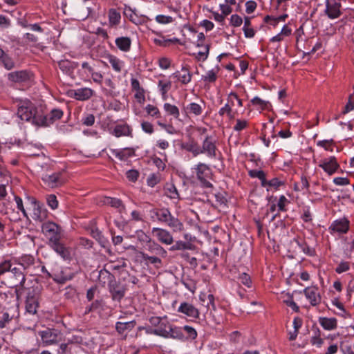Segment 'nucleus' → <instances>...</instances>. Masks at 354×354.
<instances>
[{
    "label": "nucleus",
    "instance_id": "nucleus-8",
    "mask_svg": "<svg viewBox=\"0 0 354 354\" xmlns=\"http://www.w3.org/2000/svg\"><path fill=\"white\" fill-rule=\"evenodd\" d=\"M63 115V111L60 109H53L49 115L41 114V118H36L35 122L37 126L47 127L55 121L60 119Z\"/></svg>",
    "mask_w": 354,
    "mask_h": 354
},
{
    "label": "nucleus",
    "instance_id": "nucleus-31",
    "mask_svg": "<svg viewBox=\"0 0 354 354\" xmlns=\"http://www.w3.org/2000/svg\"><path fill=\"white\" fill-rule=\"evenodd\" d=\"M103 203L105 205H108L114 208L118 209L120 212H122L123 210L125 209V206L122 203V201L119 198L105 197L104 198Z\"/></svg>",
    "mask_w": 354,
    "mask_h": 354
},
{
    "label": "nucleus",
    "instance_id": "nucleus-48",
    "mask_svg": "<svg viewBox=\"0 0 354 354\" xmlns=\"http://www.w3.org/2000/svg\"><path fill=\"white\" fill-rule=\"evenodd\" d=\"M142 257L145 261H148L151 264L156 265L157 267H158V265H160L162 262L160 258L153 256H149L145 253H142Z\"/></svg>",
    "mask_w": 354,
    "mask_h": 354
},
{
    "label": "nucleus",
    "instance_id": "nucleus-43",
    "mask_svg": "<svg viewBox=\"0 0 354 354\" xmlns=\"http://www.w3.org/2000/svg\"><path fill=\"white\" fill-rule=\"evenodd\" d=\"M165 194L171 199H177L179 198V194L176 187L172 185H167L165 188Z\"/></svg>",
    "mask_w": 354,
    "mask_h": 354
},
{
    "label": "nucleus",
    "instance_id": "nucleus-37",
    "mask_svg": "<svg viewBox=\"0 0 354 354\" xmlns=\"http://www.w3.org/2000/svg\"><path fill=\"white\" fill-rule=\"evenodd\" d=\"M108 60L115 71L118 73L121 72L123 66L122 61L113 55H109Z\"/></svg>",
    "mask_w": 354,
    "mask_h": 354
},
{
    "label": "nucleus",
    "instance_id": "nucleus-26",
    "mask_svg": "<svg viewBox=\"0 0 354 354\" xmlns=\"http://www.w3.org/2000/svg\"><path fill=\"white\" fill-rule=\"evenodd\" d=\"M33 215L32 218L35 220L42 221L47 216L46 210L40 206L35 201H33Z\"/></svg>",
    "mask_w": 354,
    "mask_h": 354
},
{
    "label": "nucleus",
    "instance_id": "nucleus-19",
    "mask_svg": "<svg viewBox=\"0 0 354 354\" xmlns=\"http://www.w3.org/2000/svg\"><path fill=\"white\" fill-rule=\"evenodd\" d=\"M56 253L64 260H69L71 258L70 249L66 248L61 241L48 245Z\"/></svg>",
    "mask_w": 354,
    "mask_h": 354
},
{
    "label": "nucleus",
    "instance_id": "nucleus-38",
    "mask_svg": "<svg viewBox=\"0 0 354 354\" xmlns=\"http://www.w3.org/2000/svg\"><path fill=\"white\" fill-rule=\"evenodd\" d=\"M135 326L136 322L134 321L128 322H117L115 328L119 333L122 334L127 330H131Z\"/></svg>",
    "mask_w": 354,
    "mask_h": 354
},
{
    "label": "nucleus",
    "instance_id": "nucleus-29",
    "mask_svg": "<svg viewBox=\"0 0 354 354\" xmlns=\"http://www.w3.org/2000/svg\"><path fill=\"white\" fill-rule=\"evenodd\" d=\"M115 45L123 52L129 51L131 46V40L128 37H120L115 39Z\"/></svg>",
    "mask_w": 354,
    "mask_h": 354
},
{
    "label": "nucleus",
    "instance_id": "nucleus-27",
    "mask_svg": "<svg viewBox=\"0 0 354 354\" xmlns=\"http://www.w3.org/2000/svg\"><path fill=\"white\" fill-rule=\"evenodd\" d=\"M115 278L109 270L106 269H104L100 271L99 276H98V280L100 284H101L102 286H105L106 284L108 286H109V283H111L113 280H114Z\"/></svg>",
    "mask_w": 354,
    "mask_h": 354
},
{
    "label": "nucleus",
    "instance_id": "nucleus-21",
    "mask_svg": "<svg viewBox=\"0 0 354 354\" xmlns=\"http://www.w3.org/2000/svg\"><path fill=\"white\" fill-rule=\"evenodd\" d=\"M178 311L193 318H198L199 316L198 310L193 305L186 302L180 304Z\"/></svg>",
    "mask_w": 354,
    "mask_h": 354
},
{
    "label": "nucleus",
    "instance_id": "nucleus-41",
    "mask_svg": "<svg viewBox=\"0 0 354 354\" xmlns=\"http://www.w3.org/2000/svg\"><path fill=\"white\" fill-rule=\"evenodd\" d=\"M17 265H18L17 263H16L15 262H12L11 261H9V260L1 262L0 263V275L4 274H6L7 275L8 272H9V271L10 270H12V268H15V266H17Z\"/></svg>",
    "mask_w": 354,
    "mask_h": 354
},
{
    "label": "nucleus",
    "instance_id": "nucleus-60",
    "mask_svg": "<svg viewBox=\"0 0 354 354\" xmlns=\"http://www.w3.org/2000/svg\"><path fill=\"white\" fill-rule=\"evenodd\" d=\"M127 178L131 182H136L139 176L138 171L131 169L126 173Z\"/></svg>",
    "mask_w": 354,
    "mask_h": 354
},
{
    "label": "nucleus",
    "instance_id": "nucleus-62",
    "mask_svg": "<svg viewBox=\"0 0 354 354\" xmlns=\"http://www.w3.org/2000/svg\"><path fill=\"white\" fill-rule=\"evenodd\" d=\"M159 176L153 174L149 176V178H147V185L153 187L156 185H157L159 183Z\"/></svg>",
    "mask_w": 354,
    "mask_h": 354
},
{
    "label": "nucleus",
    "instance_id": "nucleus-56",
    "mask_svg": "<svg viewBox=\"0 0 354 354\" xmlns=\"http://www.w3.org/2000/svg\"><path fill=\"white\" fill-rule=\"evenodd\" d=\"M156 20L159 24H169L173 21V18L170 16H165L162 15H157Z\"/></svg>",
    "mask_w": 354,
    "mask_h": 354
},
{
    "label": "nucleus",
    "instance_id": "nucleus-12",
    "mask_svg": "<svg viewBox=\"0 0 354 354\" xmlns=\"http://www.w3.org/2000/svg\"><path fill=\"white\" fill-rule=\"evenodd\" d=\"M108 287L113 300L120 301L124 297L126 288L115 279L109 283Z\"/></svg>",
    "mask_w": 354,
    "mask_h": 354
},
{
    "label": "nucleus",
    "instance_id": "nucleus-24",
    "mask_svg": "<svg viewBox=\"0 0 354 354\" xmlns=\"http://www.w3.org/2000/svg\"><path fill=\"white\" fill-rule=\"evenodd\" d=\"M174 232H182L184 229L183 223L178 218L169 214L167 221L165 222Z\"/></svg>",
    "mask_w": 354,
    "mask_h": 354
},
{
    "label": "nucleus",
    "instance_id": "nucleus-44",
    "mask_svg": "<svg viewBox=\"0 0 354 354\" xmlns=\"http://www.w3.org/2000/svg\"><path fill=\"white\" fill-rule=\"evenodd\" d=\"M251 103L252 105L258 106L259 109L261 110H265L268 108L270 103L268 101H265L259 98V97H255L251 100Z\"/></svg>",
    "mask_w": 354,
    "mask_h": 354
},
{
    "label": "nucleus",
    "instance_id": "nucleus-28",
    "mask_svg": "<svg viewBox=\"0 0 354 354\" xmlns=\"http://www.w3.org/2000/svg\"><path fill=\"white\" fill-rule=\"evenodd\" d=\"M319 323L325 330H334L337 326V320L334 317H319Z\"/></svg>",
    "mask_w": 354,
    "mask_h": 354
},
{
    "label": "nucleus",
    "instance_id": "nucleus-14",
    "mask_svg": "<svg viewBox=\"0 0 354 354\" xmlns=\"http://www.w3.org/2000/svg\"><path fill=\"white\" fill-rule=\"evenodd\" d=\"M303 292L313 306H317L321 303L322 297L317 287H307L303 290Z\"/></svg>",
    "mask_w": 354,
    "mask_h": 354
},
{
    "label": "nucleus",
    "instance_id": "nucleus-20",
    "mask_svg": "<svg viewBox=\"0 0 354 354\" xmlns=\"http://www.w3.org/2000/svg\"><path fill=\"white\" fill-rule=\"evenodd\" d=\"M330 229L338 233H346L349 229V221L346 218L335 220L331 224Z\"/></svg>",
    "mask_w": 354,
    "mask_h": 354
},
{
    "label": "nucleus",
    "instance_id": "nucleus-17",
    "mask_svg": "<svg viewBox=\"0 0 354 354\" xmlns=\"http://www.w3.org/2000/svg\"><path fill=\"white\" fill-rule=\"evenodd\" d=\"M170 211L167 208H154L149 211L150 218L153 221L165 223L167 221Z\"/></svg>",
    "mask_w": 354,
    "mask_h": 354
},
{
    "label": "nucleus",
    "instance_id": "nucleus-23",
    "mask_svg": "<svg viewBox=\"0 0 354 354\" xmlns=\"http://www.w3.org/2000/svg\"><path fill=\"white\" fill-rule=\"evenodd\" d=\"M43 180L48 186L52 188L58 187L63 183V180L61 178V174L59 173H55L52 175H46L43 178Z\"/></svg>",
    "mask_w": 354,
    "mask_h": 354
},
{
    "label": "nucleus",
    "instance_id": "nucleus-33",
    "mask_svg": "<svg viewBox=\"0 0 354 354\" xmlns=\"http://www.w3.org/2000/svg\"><path fill=\"white\" fill-rule=\"evenodd\" d=\"M200 299L203 302V305L205 306L207 310H215L216 306L214 304V297L212 294H203L200 296Z\"/></svg>",
    "mask_w": 354,
    "mask_h": 354
},
{
    "label": "nucleus",
    "instance_id": "nucleus-64",
    "mask_svg": "<svg viewBox=\"0 0 354 354\" xmlns=\"http://www.w3.org/2000/svg\"><path fill=\"white\" fill-rule=\"evenodd\" d=\"M95 122V116L93 114H88L82 119V124L86 126H92Z\"/></svg>",
    "mask_w": 354,
    "mask_h": 354
},
{
    "label": "nucleus",
    "instance_id": "nucleus-53",
    "mask_svg": "<svg viewBox=\"0 0 354 354\" xmlns=\"http://www.w3.org/2000/svg\"><path fill=\"white\" fill-rule=\"evenodd\" d=\"M47 203L51 207L52 209H55L58 207V201L57 197L54 194L48 196Z\"/></svg>",
    "mask_w": 354,
    "mask_h": 354
},
{
    "label": "nucleus",
    "instance_id": "nucleus-4",
    "mask_svg": "<svg viewBox=\"0 0 354 354\" xmlns=\"http://www.w3.org/2000/svg\"><path fill=\"white\" fill-rule=\"evenodd\" d=\"M41 230L48 239V244L61 241L63 236L62 227L54 222H46L42 224Z\"/></svg>",
    "mask_w": 354,
    "mask_h": 354
},
{
    "label": "nucleus",
    "instance_id": "nucleus-59",
    "mask_svg": "<svg viewBox=\"0 0 354 354\" xmlns=\"http://www.w3.org/2000/svg\"><path fill=\"white\" fill-rule=\"evenodd\" d=\"M249 176L252 178H257L259 179L263 178L266 175L265 172L262 170L252 169L248 171Z\"/></svg>",
    "mask_w": 354,
    "mask_h": 354
},
{
    "label": "nucleus",
    "instance_id": "nucleus-11",
    "mask_svg": "<svg viewBox=\"0 0 354 354\" xmlns=\"http://www.w3.org/2000/svg\"><path fill=\"white\" fill-rule=\"evenodd\" d=\"M324 13L330 19L339 17L342 15L341 4L335 0H326Z\"/></svg>",
    "mask_w": 354,
    "mask_h": 354
},
{
    "label": "nucleus",
    "instance_id": "nucleus-6",
    "mask_svg": "<svg viewBox=\"0 0 354 354\" xmlns=\"http://www.w3.org/2000/svg\"><path fill=\"white\" fill-rule=\"evenodd\" d=\"M39 307V294L32 288L28 290L25 299V313L30 315H36Z\"/></svg>",
    "mask_w": 354,
    "mask_h": 354
},
{
    "label": "nucleus",
    "instance_id": "nucleus-42",
    "mask_svg": "<svg viewBox=\"0 0 354 354\" xmlns=\"http://www.w3.org/2000/svg\"><path fill=\"white\" fill-rule=\"evenodd\" d=\"M91 235L93 238L96 239L97 242L102 246L106 243L107 241L103 236L102 232L98 228H92L91 230Z\"/></svg>",
    "mask_w": 354,
    "mask_h": 354
},
{
    "label": "nucleus",
    "instance_id": "nucleus-58",
    "mask_svg": "<svg viewBox=\"0 0 354 354\" xmlns=\"http://www.w3.org/2000/svg\"><path fill=\"white\" fill-rule=\"evenodd\" d=\"M248 126V122L245 120H236V124L234 127V130L236 131H240L244 129Z\"/></svg>",
    "mask_w": 354,
    "mask_h": 354
},
{
    "label": "nucleus",
    "instance_id": "nucleus-2",
    "mask_svg": "<svg viewBox=\"0 0 354 354\" xmlns=\"http://www.w3.org/2000/svg\"><path fill=\"white\" fill-rule=\"evenodd\" d=\"M151 333L165 338L181 339L184 337L181 329L176 326H172L167 320L166 317H164L161 324L154 329Z\"/></svg>",
    "mask_w": 354,
    "mask_h": 354
},
{
    "label": "nucleus",
    "instance_id": "nucleus-51",
    "mask_svg": "<svg viewBox=\"0 0 354 354\" xmlns=\"http://www.w3.org/2000/svg\"><path fill=\"white\" fill-rule=\"evenodd\" d=\"M350 269V264L347 261H341L335 268V272L338 274L346 272Z\"/></svg>",
    "mask_w": 354,
    "mask_h": 354
},
{
    "label": "nucleus",
    "instance_id": "nucleus-57",
    "mask_svg": "<svg viewBox=\"0 0 354 354\" xmlns=\"http://www.w3.org/2000/svg\"><path fill=\"white\" fill-rule=\"evenodd\" d=\"M136 93L134 95L135 98L137 102L140 104H143L145 102V90L142 88L139 91H135Z\"/></svg>",
    "mask_w": 354,
    "mask_h": 354
},
{
    "label": "nucleus",
    "instance_id": "nucleus-34",
    "mask_svg": "<svg viewBox=\"0 0 354 354\" xmlns=\"http://www.w3.org/2000/svg\"><path fill=\"white\" fill-rule=\"evenodd\" d=\"M174 75L184 84H188L192 79V74L185 67L182 68L181 73L177 71L174 73Z\"/></svg>",
    "mask_w": 354,
    "mask_h": 354
},
{
    "label": "nucleus",
    "instance_id": "nucleus-30",
    "mask_svg": "<svg viewBox=\"0 0 354 354\" xmlns=\"http://www.w3.org/2000/svg\"><path fill=\"white\" fill-rule=\"evenodd\" d=\"M77 64L74 62H71L67 59H64L58 62V66L64 73L71 74L73 70L77 67Z\"/></svg>",
    "mask_w": 354,
    "mask_h": 354
},
{
    "label": "nucleus",
    "instance_id": "nucleus-1",
    "mask_svg": "<svg viewBox=\"0 0 354 354\" xmlns=\"http://www.w3.org/2000/svg\"><path fill=\"white\" fill-rule=\"evenodd\" d=\"M41 114L29 100L22 101L18 105L17 115L22 120L30 122L37 126L35 122L36 118H41Z\"/></svg>",
    "mask_w": 354,
    "mask_h": 354
},
{
    "label": "nucleus",
    "instance_id": "nucleus-7",
    "mask_svg": "<svg viewBox=\"0 0 354 354\" xmlns=\"http://www.w3.org/2000/svg\"><path fill=\"white\" fill-rule=\"evenodd\" d=\"M19 315L18 305L15 301L8 308H3L0 316V328H3L15 317Z\"/></svg>",
    "mask_w": 354,
    "mask_h": 354
},
{
    "label": "nucleus",
    "instance_id": "nucleus-18",
    "mask_svg": "<svg viewBox=\"0 0 354 354\" xmlns=\"http://www.w3.org/2000/svg\"><path fill=\"white\" fill-rule=\"evenodd\" d=\"M70 95L73 97L75 99L80 101H84L88 100L93 96L94 91L89 88H81L76 90H71L69 91Z\"/></svg>",
    "mask_w": 354,
    "mask_h": 354
},
{
    "label": "nucleus",
    "instance_id": "nucleus-54",
    "mask_svg": "<svg viewBox=\"0 0 354 354\" xmlns=\"http://www.w3.org/2000/svg\"><path fill=\"white\" fill-rule=\"evenodd\" d=\"M239 279L240 280L241 283L245 286L250 287L252 281L250 277L248 274L245 272L241 273L239 277Z\"/></svg>",
    "mask_w": 354,
    "mask_h": 354
},
{
    "label": "nucleus",
    "instance_id": "nucleus-55",
    "mask_svg": "<svg viewBox=\"0 0 354 354\" xmlns=\"http://www.w3.org/2000/svg\"><path fill=\"white\" fill-rule=\"evenodd\" d=\"M183 329L186 332L187 335L188 337H189V338H191L192 339H194L196 338V337H197V332H196V330L194 328H192V327H191L189 326H185L183 327Z\"/></svg>",
    "mask_w": 354,
    "mask_h": 354
},
{
    "label": "nucleus",
    "instance_id": "nucleus-36",
    "mask_svg": "<svg viewBox=\"0 0 354 354\" xmlns=\"http://www.w3.org/2000/svg\"><path fill=\"white\" fill-rule=\"evenodd\" d=\"M183 147L187 151L191 152L194 157L201 153V148L198 143L194 140L184 144Z\"/></svg>",
    "mask_w": 354,
    "mask_h": 354
},
{
    "label": "nucleus",
    "instance_id": "nucleus-5",
    "mask_svg": "<svg viewBox=\"0 0 354 354\" xmlns=\"http://www.w3.org/2000/svg\"><path fill=\"white\" fill-rule=\"evenodd\" d=\"M23 270V266L18 264L8 272L6 279L9 287L16 288L24 287L26 278ZM17 291H19V289H17Z\"/></svg>",
    "mask_w": 354,
    "mask_h": 354
},
{
    "label": "nucleus",
    "instance_id": "nucleus-39",
    "mask_svg": "<svg viewBox=\"0 0 354 354\" xmlns=\"http://www.w3.org/2000/svg\"><path fill=\"white\" fill-rule=\"evenodd\" d=\"M185 111L187 114H194L195 115H199L203 112V108L200 104L192 102L185 109Z\"/></svg>",
    "mask_w": 354,
    "mask_h": 354
},
{
    "label": "nucleus",
    "instance_id": "nucleus-25",
    "mask_svg": "<svg viewBox=\"0 0 354 354\" xmlns=\"http://www.w3.org/2000/svg\"><path fill=\"white\" fill-rule=\"evenodd\" d=\"M0 64H2L5 68L10 71L15 68V64L12 59L5 53L0 47Z\"/></svg>",
    "mask_w": 354,
    "mask_h": 354
},
{
    "label": "nucleus",
    "instance_id": "nucleus-47",
    "mask_svg": "<svg viewBox=\"0 0 354 354\" xmlns=\"http://www.w3.org/2000/svg\"><path fill=\"white\" fill-rule=\"evenodd\" d=\"M145 110L147 113L152 117H154L156 118H159L161 117V114L159 109L153 105L148 104L145 107Z\"/></svg>",
    "mask_w": 354,
    "mask_h": 354
},
{
    "label": "nucleus",
    "instance_id": "nucleus-50",
    "mask_svg": "<svg viewBox=\"0 0 354 354\" xmlns=\"http://www.w3.org/2000/svg\"><path fill=\"white\" fill-rule=\"evenodd\" d=\"M209 47V44H206L205 46H204V50L199 51L197 53V55L196 56V59H198V60L202 59L203 61L205 60L208 57Z\"/></svg>",
    "mask_w": 354,
    "mask_h": 354
},
{
    "label": "nucleus",
    "instance_id": "nucleus-46",
    "mask_svg": "<svg viewBox=\"0 0 354 354\" xmlns=\"http://www.w3.org/2000/svg\"><path fill=\"white\" fill-rule=\"evenodd\" d=\"M158 86L160 87V90L161 91L162 97L164 99L166 98L167 93L170 89L171 86V83L170 81L168 82H164L162 80H160L158 82Z\"/></svg>",
    "mask_w": 354,
    "mask_h": 354
},
{
    "label": "nucleus",
    "instance_id": "nucleus-52",
    "mask_svg": "<svg viewBox=\"0 0 354 354\" xmlns=\"http://www.w3.org/2000/svg\"><path fill=\"white\" fill-rule=\"evenodd\" d=\"M333 143V140H324L317 142V145L324 148L327 151H333V148L330 145Z\"/></svg>",
    "mask_w": 354,
    "mask_h": 354
},
{
    "label": "nucleus",
    "instance_id": "nucleus-13",
    "mask_svg": "<svg viewBox=\"0 0 354 354\" xmlns=\"http://www.w3.org/2000/svg\"><path fill=\"white\" fill-rule=\"evenodd\" d=\"M201 153H205L210 158H216L217 147L215 141L211 136H206L201 148Z\"/></svg>",
    "mask_w": 354,
    "mask_h": 354
},
{
    "label": "nucleus",
    "instance_id": "nucleus-9",
    "mask_svg": "<svg viewBox=\"0 0 354 354\" xmlns=\"http://www.w3.org/2000/svg\"><path fill=\"white\" fill-rule=\"evenodd\" d=\"M196 176L203 186L205 187H211L212 184L208 180L211 174V169L207 165L204 163H198L196 168Z\"/></svg>",
    "mask_w": 354,
    "mask_h": 354
},
{
    "label": "nucleus",
    "instance_id": "nucleus-3",
    "mask_svg": "<svg viewBox=\"0 0 354 354\" xmlns=\"http://www.w3.org/2000/svg\"><path fill=\"white\" fill-rule=\"evenodd\" d=\"M43 346H49L59 344L64 340L63 333L55 328H47L38 332Z\"/></svg>",
    "mask_w": 354,
    "mask_h": 354
},
{
    "label": "nucleus",
    "instance_id": "nucleus-49",
    "mask_svg": "<svg viewBox=\"0 0 354 354\" xmlns=\"http://www.w3.org/2000/svg\"><path fill=\"white\" fill-rule=\"evenodd\" d=\"M190 247L189 246V244L187 243H185L182 241H178L176 242V243L172 245L169 250L171 251H175V250H185V249H189Z\"/></svg>",
    "mask_w": 354,
    "mask_h": 354
},
{
    "label": "nucleus",
    "instance_id": "nucleus-15",
    "mask_svg": "<svg viewBox=\"0 0 354 354\" xmlns=\"http://www.w3.org/2000/svg\"><path fill=\"white\" fill-rule=\"evenodd\" d=\"M151 232L153 236L163 244L171 245L174 242L172 235L165 229L153 227Z\"/></svg>",
    "mask_w": 354,
    "mask_h": 354
},
{
    "label": "nucleus",
    "instance_id": "nucleus-10",
    "mask_svg": "<svg viewBox=\"0 0 354 354\" xmlns=\"http://www.w3.org/2000/svg\"><path fill=\"white\" fill-rule=\"evenodd\" d=\"M318 166L329 176L333 175L339 169V165L335 156H330L321 160Z\"/></svg>",
    "mask_w": 354,
    "mask_h": 354
},
{
    "label": "nucleus",
    "instance_id": "nucleus-61",
    "mask_svg": "<svg viewBox=\"0 0 354 354\" xmlns=\"http://www.w3.org/2000/svg\"><path fill=\"white\" fill-rule=\"evenodd\" d=\"M230 23L235 27L240 26L243 23L242 18L238 15H232L230 18Z\"/></svg>",
    "mask_w": 354,
    "mask_h": 354
},
{
    "label": "nucleus",
    "instance_id": "nucleus-45",
    "mask_svg": "<svg viewBox=\"0 0 354 354\" xmlns=\"http://www.w3.org/2000/svg\"><path fill=\"white\" fill-rule=\"evenodd\" d=\"M218 69H212L206 73L205 75H203L202 80L207 82H214L217 78V72Z\"/></svg>",
    "mask_w": 354,
    "mask_h": 354
},
{
    "label": "nucleus",
    "instance_id": "nucleus-40",
    "mask_svg": "<svg viewBox=\"0 0 354 354\" xmlns=\"http://www.w3.org/2000/svg\"><path fill=\"white\" fill-rule=\"evenodd\" d=\"M163 108L168 115L173 116L175 119H178L180 111L176 106L169 103H165Z\"/></svg>",
    "mask_w": 354,
    "mask_h": 354
},
{
    "label": "nucleus",
    "instance_id": "nucleus-22",
    "mask_svg": "<svg viewBox=\"0 0 354 354\" xmlns=\"http://www.w3.org/2000/svg\"><path fill=\"white\" fill-rule=\"evenodd\" d=\"M115 137L132 136V129L127 124H117L112 132Z\"/></svg>",
    "mask_w": 354,
    "mask_h": 354
},
{
    "label": "nucleus",
    "instance_id": "nucleus-32",
    "mask_svg": "<svg viewBox=\"0 0 354 354\" xmlns=\"http://www.w3.org/2000/svg\"><path fill=\"white\" fill-rule=\"evenodd\" d=\"M149 251L152 254H154L163 258L166 257L167 254V251L160 245L158 244L154 241H149Z\"/></svg>",
    "mask_w": 354,
    "mask_h": 354
},
{
    "label": "nucleus",
    "instance_id": "nucleus-16",
    "mask_svg": "<svg viewBox=\"0 0 354 354\" xmlns=\"http://www.w3.org/2000/svg\"><path fill=\"white\" fill-rule=\"evenodd\" d=\"M30 73L26 70L17 71L7 75L8 80L14 83H23L30 79Z\"/></svg>",
    "mask_w": 354,
    "mask_h": 354
},
{
    "label": "nucleus",
    "instance_id": "nucleus-63",
    "mask_svg": "<svg viewBox=\"0 0 354 354\" xmlns=\"http://www.w3.org/2000/svg\"><path fill=\"white\" fill-rule=\"evenodd\" d=\"M142 129L147 133L151 134L153 132V126L149 122H142L141 124Z\"/></svg>",
    "mask_w": 354,
    "mask_h": 354
},
{
    "label": "nucleus",
    "instance_id": "nucleus-35",
    "mask_svg": "<svg viewBox=\"0 0 354 354\" xmlns=\"http://www.w3.org/2000/svg\"><path fill=\"white\" fill-rule=\"evenodd\" d=\"M109 22L110 26H116L120 22L121 15L120 13L114 8L109 10Z\"/></svg>",
    "mask_w": 354,
    "mask_h": 354
}]
</instances>
